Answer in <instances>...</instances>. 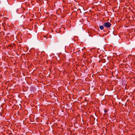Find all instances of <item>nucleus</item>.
Returning <instances> with one entry per match:
<instances>
[{
    "label": "nucleus",
    "mask_w": 135,
    "mask_h": 135,
    "mask_svg": "<svg viewBox=\"0 0 135 135\" xmlns=\"http://www.w3.org/2000/svg\"><path fill=\"white\" fill-rule=\"evenodd\" d=\"M112 25V24L109 22H105L103 24V26L104 27L107 28H110L111 26Z\"/></svg>",
    "instance_id": "obj_1"
},
{
    "label": "nucleus",
    "mask_w": 135,
    "mask_h": 135,
    "mask_svg": "<svg viewBox=\"0 0 135 135\" xmlns=\"http://www.w3.org/2000/svg\"><path fill=\"white\" fill-rule=\"evenodd\" d=\"M99 28L101 30H103L104 29L103 25H99Z\"/></svg>",
    "instance_id": "obj_2"
},
{
    "label": "nucleus",
    "mask_w": 135,
    "mask_h": 135,
    "mask_svg": "<svg viewBox=\"0 0 135 135\" xmlns=\"http://www.w3.org/2000/svg\"><path fill=\"white\" fill-rule=\"evenodd\" d=\"M107 112V110H105V112Z\"/></svg>",
    "instance_id": "obj_3"
},
{
    "label": "nucleus",
    "mask_w": 135,
    "mask_h": 135,
    "mask_svg": "<svg viewBox=\"0 0 135 135\" xmlns=\"http://www.w3.org/2000/svg\"><path fill=\"white\" fill-rule=\"evenodd\" d=\"M44 36V37H45V38L46 37V36Z\"/></svg>",
    "instance_id": "obj_4"
},
{
    "label": "nucleus",
    "mask_w": 135,
    "mask_h": 135,
    "mask_svg": "<svg viewBox=\"0 0 135 135\" xmlns=\"http://www.w3.org/2000/svg\"><path fill=\"white\" fill-rule=\"evenodd\" d=\"M114 33V31H113V33Z\"/></svg>",
    "instance_id": "obj_5"
}]
</instances>
